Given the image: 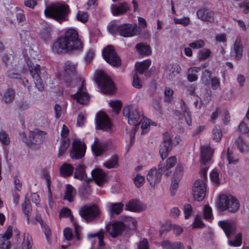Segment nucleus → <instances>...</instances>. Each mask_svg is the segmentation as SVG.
<instances>
[{
    "mask_svg": "<svg viewBox=\"0 0 249 249\" xmlns=\"http://www.w3.org/2000/svg\"><path fill=\"white\" fill-rule=\"evenodd\" d=\"M213 153V150L208 145L201 147L200 174L202 179H197L193 183L192 187V194L194 198L198 201H202L206 194L207 172L209 167V162Z\"/></svg>",
    "mask_w": 249,
    "mask_h": 249,
    "instance_id": "obj_1",
    "label": "nucleus"
},
{
    "mask_svg": "<svg viewBox=\"0 0 249 249\" xmlns=\"http://www.w3.org/2000/svg\"><path fill=\"white\" fill-rule=\"evenodd\" d=\"M83 43L78 38V33L74 29L67 30L64 36H60L52 47L54 53H58L59 50L72 51L80 50Z\"/></svg>",
    "mask_w": 249,
    "mask_h": 249,
    "instance_id": "obj_2",
    "label": "nucleus"
},
{
    "mask_svg": "<svg viewBox=\"0 0 249 249\" xmlns=\"http://www.w3.org/2000/svg\"><path fill=\"white\" fill-rule=\"evenodd\" d=\"M70 12V7L67 4L59 2L47 7L44 14L47 18H52L61 23L69 20Z\"/></svg>",
    "mask_w": 249,
    "mask_h": 249,
    "instance_id": "obj_3",
    "label": "nucleus"
},
{
    "mask_svg": "<svg viewBox=\"0 0 249 249\" xmlns=\"http://www.w3.org/2000/svg\"><path fill=\"white\" fill-rule=\"evenodd\" d=\"M108 31L113 35L131 37L140 35L142 30L136 23L113 24L108 26Z\"/></svg>",
    "mask_w": 249,
    "mask_h": 249,
    "instance_id": "obj_4",
    "label": "nucleus"
},
{
    "mask_svg": "<svg viewBox=\"0 0 249 249\" xmlns=\"http://www.w3.org/2000/svg\"><path fill=\"white\" fill-rule=\"evenodd\" d=\"M218 225L224 230L228 238V245L231 247L240 246L242 243L241 233H236V224L233 221H219Z\"/></svg>",
    "mask_w": 249,
    "mask_h": 249,
    "instance_id": "obj_5",
    "label": "nucleus"
},
{
    "mask_svg": "<svg viewBox=\"0 0 249 249\" xmlns=\"http://www.w3.org/2000/svg\"><path fill=\"white\" fill-rule=\"evenodd\" d=\"M123 220L124 222L118 221L106 226V231L112 237L115 238L121 235L125 230L127 226H130L131 223L135 226L136 220L131 217L124 216Z\"/></svg>",
    "mask_w": 249,
    "mask_h": 249,
    "instance_id": "obj_6",
    "label": "nucleus"
},
{
    "mask_svg": "<svg viewBox=\"0 0 249 249\" xmlns=\"http://www.w3.org/2000/svg\"><path fill=\"white\" fill-rule=\"evenodd\" d=\"M240 207L239 201L231 196L222 195L219 196L217 204L218 209L221 211H228L231 213H235Z\"/></svg>",
    "mask_w": 249,
    "mask_h": 249,
    "instance_id": "obj_7",
    "label": "nucleus"
},
{
    "mask_svg": "<svg viewBox=\"0 0 249 249\" xmlns=\"http://www.w3.org/2000/svg\"><path fill=\"white\" fill-rule=\"evenodd\" d=\"M95 81L101 92L105 94L112 93L115 90V86L112 79L102 71H98L95 77Z\"/></svg>",
    "mask_w": 249,
    "mask_h": 249,
    "instance_id": "obj_8",
    "label": "nucleus"
},
{
    "mask_svg": "<svg viewBox=\"0 0 249 249\" xmlns=\"http://www.w3.org/2000/svg\"><path fill=\"white\" fill-rule=\"evenodd\" d=\"M31 76L33 78L36 88L40 91L44 90L43 82L40 77L41 67L38 64L35 65L28 55L24 56Z\"/></svg>",
    "mask_w": 249,
    "mask_h": 249,
    "instance_id": "obj_9",
    "label": "nucleus"
},
{
    "mask_svg": "<svg viewBox=\"0 0 249 249\" xmlns=\"http://www.w3.org/2000/svg\"><path fill=\"white\" fill-rule=\"evenodd\" d=\"M102 55L105 60L111 66L118 68L121 65V60L112 46L108 45L105 47L103 50Z\"/></svg>",
    "mask_w": 249,
    "mask_h": 249,
    "instance_id": "obj_10",
    "label": "nucleus"
},
{
    "mask_svg": "<svg viewBox=\"0 0 249 249\" xmlns=\"http://www.w3.org/2000/svg\"><path fill=\"white\" fill-rule=\"evenodd\" d=\"M163 168L162 164L160 163L158 164V170L156 167H153L148 171L146 179L151 187H154L160 182Z\"/></svg>",
    "mask_w": 249,
    "mask_h": 249,
    "instance_id": "obj_11",
    "label": "nucleus"
},
{
    "mask_svg": "<svg viewBox=\"0 0 249 249\" xmlns=\"http://www.w3.org/2000/svg\"><path fill=\"white\" fill-rule=\"evenodd\" d=\"M79 214L87 221H91L96 218L99 214V209L95 205H86L81 208Z\"/></svg>",
    "mask_w": 249,
    "mask_h": 249,
    "instance_id": "obj_12",
    "label": "nucleus"
},
{
    "mask_svg": "<svg viewBox=\"0 0 249 249\" xmlns=\"http://www.w3.org/2000/svg\"><path fill=\"white\" fill-rule=\"evenodd\" d=\"M96 128L104 131H109L112 127L110 118L103 111L99 112L96 118Z\"/></svg>",
    "mask_w": 249,
    "mask_h": 249,
    "instance_id": "obj_13",
    "label": "nucleus"
},
{
    "mask_svg": "<svg viewBox=\"0 0 249 249\" xmlns=\"http://www.w3.org/2000/svg\"><path fill=\"white\" fill-rule=\"evenodd\" d=\"M86 145L79 139H75L72 143V149L70 154L72 159H79L84 157Z\"/></svg>",
    "mask_w": 249,
    "mask_h": 249,
    "instance_id": "obj_14",
    "label": "nucleus"
},
{
    "mask_svg": "<svg viewBox=\"0 0 249 249\" xmlns=\"http://www.w3.org/2000/svg\"><path fill=\"white\" fill-rule=\"evenodd\" d=\"M80 104L85 105L89 103L90 97L88 93L84 90V81H83L76 93L71 95Z\"/></svg>",
    "mask_w": 249,
    "mask_h": 249,
    "instance_id": "obj_15",
    "label": "nucleus"
},
{
    "mask_svg": "<svg viewBox=\"0 0 249 249\" xmlns=\"http://www.w3.org/2000/svg\"><path fill=\"white\" fill-rule=\"evenodd\" d=\"M124 116L127 118L128 122L130 124L139 125V121H142L143 114L138 110H123Z\"/></svg>",
    "mask_w": 249,
    "mask_h": 249,
    "instance_id": "obj_16",
    "label": "nucleus"
},
{
    "mask_svg": "<svg viewBox=\"0 0 249 249\" xmlns=\"http://www.w3.org/2000/svg\"><path fill=\"white\" fill-rule=\"evenodd\" d=\"M172 148V142L170 137L168 134L164 135L163 141L161 143L159 150V153L162 160L167 158Z\"/></svg>",
    "mask_w": 249,
    "mask_h": 249,
    "instance_id": "obj_17",
    "label": "nucleus"
},
{
    "mask_svg": "<svg viewBox=\"0 0 249 249\" xmlns=\"http://www.w3.org/2000/svg\"><path fill=\"white\" fill-rule=\"evenodd\" d=\"M77 66L71 61H67L64 65V71L65 74L68 76V77L65 79L64 81L68 87H71L72 78L71 76L74 75L76 72Z\"/></svg>",
    "mask_w": 249,
    "mask_h": 249,
    "instance_id": "obj_18",
    "label": "nucleus"
},
{
    "mask_svg": "<svg viewBox=\"0 0 249 249\" xmlns=\"http://www.w3.org/2000/svg\"><path fill=\"white\" fill-rule=\"evenodd\" d=\"M46 135V131L35 129L34 131L29 132V138L32 143L38 144L45 140Z\"/></svg>",
    "mask_w": 249,
    "mask_h": 249,
    "instance_id": "obj_19",
    "label": "nucleus"
},
{
    "mask_svg": "<svg viewBox=\"0 0 249 249\" xmlns=\"http://www.w3.org/2000/svg\"><path fill=\"white\" fill-rule=\"evenodd\" d=\"M73 226L75 230V234L73 235L71 230L67 228L63 231V234L66 240L70 241L73 239H76L77 241L81 240L82 236L80 232V228L75 222H73Z\"/></svg>",
    "mask_w": 249,
    "mask_h": 249,
    "instance_id": "obj_20",
    "label": "nucleus"
},
{
    "mask_svg": "<svg viewBox=\"0 0 249 249\" xmlns=\"http://www.w3.org/2000/svg\"><path fill=\"white\" fill-rule=\"evenodd\" d=\"M197 17L204 21L213 22L214 20V13L211 10L201 8L197 11Z\"/></svg>",
    "mask_w": 249,
    "mask_h": 249,
    "instance_id": "obj_21",
    "label": "nucleus"
},
{
    "mask_svg": "<svg viewBox=\"0 0 249 249\" xmlns=\"http://www.w3.org/2000/svg\"><path fill=\"white\" fill-rule=\"evenodd\" d=\"M73 177L80 180H84L87 183L92 180L91 178H87L86 174V167L82 164H79L76 166Z\"/></svg>",
    "mask_w": 249,
    "mask_h": 249,
    "instance_id": "obj_22",
    "label": "nucleus"
},
{
    "mask_svg": "<svg viewBox=\"0 0 249 249\" xmlns=\"http://www.w3.org/2000/svg\"><path fill=\"white\" fill-rule=\"evenodd\" d=\"M12 235V228L9 227L5 233L0 237V248L1 249H10V238Z\"/></svg>",
    "mask_w": 249,
    "mask_h": 249,
    "instance_id": "obj_23",
    "label": "nucleus"
},
{
    "mask_svg": "<svg viewBox=\"0 0 249 249\" xmlns=\"http://www.w3.org/2000/svg\"><path fill=\"white\" fill-rule=\"evenodd\" d=\"M180 66L177 63L171 64L168 67L167 78L170 81H172L174 78L181 71Z\"/></svg>",
    "mask_w": 249,
    "mask_h": 249,
    "instance_id": "obj_24",
    "label": "nucleus"
},
{
    "mask_svg": "<svg viewBox=\"0 0 249 249\" xmlns=\"http://www.w3.org/2000/svg\"><path fill=\"white\" fill-rule=\"evenodd\" d=\"M92 179H93L99 186L102 185L106 180L105 174L100 169H95L91 171Z\"/></svg>",
    "mask_w": 249,
    "mask_h": 249,
    "instance_id": "obj_25",
    "label": "nucleus"
},
{
    "mask_svg": "<svg viewBox=\"0 0 249 249\" xmlns=\"http://www.w3.org/2000/svg\"><path fill=\"white\" fill-rule=\"evenodd\" d=\"M112 12L114 16L123 15L129 9V5L126 2L121 3L118 5H112Z\"/></svg>",
    "mask_w": 249,
    "mask_h": 249,
    "instance_id": "obj_26",
    "label": "nucleus"
},
{
    "mask_svg": "<svg viewBox=\"0 0 249 249\" xmlns=\"http://www.w3.org/2000/svg\"><path fill=\"white\" fill-rule=\"evenodd\" d=\"M221 158L223 161H228L229 164H236L239 161V159L235 156L229 147L228 148L226 152H222Z\"/></svg>",
    "mask_w": 249,
    "mask_h": 249,
    "instance_id": "obj_27",
    "label": "nucleus"
},
{
    "mask_svg": "<svg viewBox=\"0 0 249 249\" xmlns=\"http://www.w3.org/2000/svg\"><path fill=\"white\" fill-rule=\"evenodd\" d=\"M109 212L111 216L114 214H119L123 211L124 204L122 202L107 203Z\"/></svg>",
    "mask_w": 249,
    "mask_h": 249,
    "instance_id": "obj_28",
    "label": "nucleus"
},
{
    "mask_svg": "<svg viewBox=\"0 0 249 249\" xmlns=\"http://www.w3.org/2000/svg\"><path fill=\"white\" fill-rule=\"evenodd\" d=\"M76 194V190L71 185L67 184L66 186V191L63 199L68 200L69 202H71L74 200Z\"/></svg>",
    "mask_w": 249,
    "mask_h": 249,
    "instance_id": "obj_29",
    "label": "nucleus"
},
{
    "mask_svg": "<svg viewBox=\"0 0 249 249\" xmlns=\"http://www.w3.org/2000/svg\"><path fill=\"white\" fill-rule=\"evenodd\" d=\"M16 92L12 88H8L1 96V101L6 104L12 103L15 99Z\"/></svg>",
    "mask_w": 249,
    "mask_h": 249,
    "instance_id": "obj_30",
    "label": "nucleus"
},
{
    "mask_svg": "<svg viewBox=\"0 0 249 249\" xmlns=\"http://www.w3.org/2000/svg\"><path fill=\"white\" fill-rule=\"evenodd\" d=\"M161 246L165 249H184V246L180 242H171L165 240L161 242Z\"/></svg>",
    "mask_w": 249,
    "mask_h": 249,
    "instance_id": "obj_31",
    "label": "nucleus"
},
{
    "mask_svg": "<svg viewBox=\"0 0 249 249\" xmlns=\"http://www.w3.org/2000/svg\"><path fill=\"white\" fill-rule=\"evenodd\" d=\"M59 170L60 174L63 177H67L72 175L74 167L71 164L65 162L61 166Z\"/></svg>",
    "mask_w": 249,
    "mask_h": 249,
    "instance_id": "obj_32",
    "label": "nucleus"
},
{
    "mask_svg": "<svg viewBox=\"0 0 249 249\" xmlns=\"http://www.w3.org/2000/svg\"><path fill=\"white\" fill-rule=\"evenodd\" d=\"M106 148L105 144L99 143L97 139H95L94 144L92 146V150L96 156L102 155Z\"/></svg>",
    "mask_w": 249,
    "mask_h": 249,
    "instance_id": "obj_33",
    "label": "nucleus"
},
{
    "mask_svg": "<svg viewBox=\"0 0 249 249\" xmlns=\"http://www.w3.org/2000/svg\"><path fill=\"white\" fill-rule=\"evenodd\" d=\"M135 48L138 53L141 55L148 56L151 55L152 52L150 47L142 43L137 44Z\"/></svg>",
    "mask_w": 249,
    "mask_h": 249,
    "instance_id": "obj_34",
    "label": "nucleus"
},
{
    "mask_svg": "<svg viewBox=\"0 0 249 249\" xmlns=\"http://www.w3.org/2000/svg\"><path fill=\"white\" fill-rule=\"evenodd\" d=\"M237 149L241 153H246L249 151V146L241 137H239L235 141Z\"/></svg>",
    "mask_w": 249,
    "mask_h": 249,
    "instance_id": "obj_35",
    "label": "nucleus"
},
{
    "mask_svg": "<svg viewBox=\"0 0 249 249\" xmlns=\"http://www.w3.org/2000/svg\"><path fill=\"white\" fill-rule=\"evenodd\" d=\"M151 64V61L150 59H145L141 62L136 63L135 65L136 69L140 74H143L148 69Z\"/></svg>",
    "mask_w": 249,
    "mask_h": 249,
    "instance_id": "obj_36",
    "label": "nucleus"
},
{
    "mask_svg": "<svg viewBox=\"0 0 249 249\" xmlns=\"http://www.w3.org/2000/svg\"><path fill=\"white\" fill-rule=\"evenodd\" d=\"M243 46L241 42L236 41L234 44V47L231 53L237 60L241 58L242 56Z\"/></svg>",
    "mask_w": 249,
    "mask_h": 249,
    "instance_id": "obj_37",
    "label": "nucleus"
},
{
    "mask_svg": "<svg viewBox=\"0 0 249 249\" xmlns=\"http://www.w3.org/2000/svg\"><path fill=\"white\" fill-rule=\"evenodd\" d=\"M200 70V67H192L188 69V81L193 82L198 78L197 73Z\"/></svg>",
    "mask_w": 249,
    "mask_h": 249,
    "instance_id": "obj_38",
    "label": "nucleus"
},
{
    "mask_svg": "<svg viewBox=\"0 0 249 249\" xmlns=\"http://www.w3.org/2000/svg\"><path fill=\"white\" fill-rule=\"evenodd\" d=\"M22 209L24 214L27 217L28 222H29L30 213L32 212L31 203L29 199L25 198L24 203L22 205Z\"/></svg>",
    "mask_w": 249,
    "mask_h": 249,
    "instance_id": "obj_39",
    "label": "nucleus"
},
{
    "mask_svg": "<svg viewBox=\"0 0 249 249\" xmlns=\"http://www.w3.org/2000/svg\"><path fill=\"white\" fill-rule=\"evenodd\" d=\"M104 231L103 229H100V231L94 233H89L88 234V237L89 239H90L93 237H97L99 240V245L100 247L104 246L105 243L103 241L104 238Z\"/></svg>",
    "mask_w": 249,
    "mask_h": 249,
    "instance_id": "obj_40",
    "label": "nucleus"
},
{
    "mask_svg": "<svg viewBox=\"0 0 249 249\" xmlns=\"http://www.w3.org/2000/svg\"><path fill=\"white\" fill-rule=\"evenodd\" d=\"M184 168L180 163H178L175 168L172 178L180 180L183 176Z\"/></svg>",
    "mask_w": 249,
    "mask_h": 249,
    "instance_id": "obj_41",
    "label": "nucleus"
},
{
    "mask_svg": "<svg viewBox=\"0 0 249 249\" xmlns=\"http://www.w3.org/2000/svg\"><path fill=\"white\" fill-rule=\"evenodd\" d=\"M33 246L31 236L27 233L24 234V239L22 243L23 249H31Z\"/></svg>",
    "mask_w": 249,
    "mask_h": 249,
    "instance_id": "obj_42",
    "label": "nucleus"
},
{
    "mask_svg": "<svg viewBox=\"0 0 249 249\" xmlns=\"http://www.w3.org/2000/svg\"><path fill=\"white\" fill-rule=\"evenodd\" d=\"M70 139H61L60 141V146L59 149L58 156H62L70 145Z\"/></svg>",
    "mask_w": 249,
    "mask_h": 249,
    "instance_id": "obj_43",
    "label": "nucleus"
},
{
    "mask_svg": "<svg viewBox=\"0 0 249 249\" xmlns=\"http://www.w3.org/2000/svg\"><path fill=\"white\" fill-rule=\"evenodd\" d=\"M211 51L207 48H203L200 50L197 54V58L199 60H205L210 57Z\"/></svg>",
    "mask_w": 249,
    "mask_h": 249,
    "instance_id": "obj_44",
    "label": "nucleus"
},
{
    "mask_svg": "<svg viewBox=\"0 0 249 249\" xmlns=\"http://www.w3.org/2000/svg\"><path fill=\"white\" fill-rule=\"evenodd\" d=\"M222 137V133L219 126L216 125L213 130L212 139L216 142L220 141Z\"/></svg>",
    "mask_w": 249,
    "mask_h": 249,
    "instance_id": "obj_45",
    "label": "nucleus"
},
{
    "mask_svg": "<svg viewBox=\"0 0 249 249\" xmlns=\"http://www.w3.org/2000/svg\"><path fill=\"white\" fill-rule=\"evenodd\" d=\"M118 157L116 156H113L109 160L105 162L104 165L107 169L116 168L118 166Z\"/></svg>",
    "mask_w": 249,
    "mask_h": 249,
    "instance_id": "obj_46",
    "label": "nucleus"
},
{
    "mask_svg": "<svg viewBox=\"0 0 249 249\" xmlns=\"http://www.w3.org/2000/svg\"><path fill=\"white\" fill-rule=\"evenodd\" d=\"M174 91L170 88L166 87L164 89V101L167 103H171L174 99Z\"/></svg>",
    "mask_w": 249,
    "mask_h": 249,
    "instance_id": "obj_47",
    "label": "nucleus"
},
{
    "mask_svg": "<svg viewBox=\"0 0 249 249\" xmlns=\"http://www.w3.org/2000/svg\"><path fill=\"white\" fill-rule=\"evenodd\" d=\"M204 227L205 224L203 223L202 220L201 215L200 214H196L195 217L194 223L192 224V229H202Z\"/></svg>",
    "mask_w": 249,
    "mask_h": 249,
    "instance_id": "obj_48",
    "label": "nucleus"
},
{
    "mask_svg": "<svg viewBox=\"0 0 249 249\" xmlns=\"http://www.w3.org/2000/svg\"><path fill=\"white\" fill-rule=\"evenodd\" d=\"M126 209L133 212H138L140 211V207L138 205V202L134 200H130L125 206Z\"/></svg>",
    "mask_w": 249,
    "mask_h": 249,
    "instance_id": "obj_49",
    "label": "nucleus"
},
{
    "mask_svg": "<svg viewBox=\"0 0 249 249\" xmlns=\"http://www.w3.org/2000/svg\"><path fill=\"white\" fill-rule=\"evenodd\" d=\"M76 19L78 21L85 23L89 20V14L86 12L78 11L76 14Z\"/></svg>",
    "mask_w": 249,
    "mask_h": 249,
    "instance_id": "obj_50",
    "label": "nucleus"
},
{
    "mask_svg": "<svg viewBox=\"0 0 249 249\" xmlns=\"http://www.w3.org/2000/svg\"><path fill=\"white\" fill-rule=\"evenodd\" d=\"M133 181L137 188H140L143 185L145 182V178L140 174H137L133 178Z\"/></svg>",
    "mask_w": 249,
    "mask_h": 249,
    "instance_id": "obj_51",
    "label": "nucleus"
},
{
    "mask_svg": "<svg viewBox=\"0 0 249 249\" xmlns=\"http://www.w3.org/2000/svg\"><path fill=\"white\" fill-rule=\"evenodd\" d=\"M205 42L202 39H197L189 44L190 48L193 49H199L205 46Z\"/></svg>",
    "mask_w": 249,
    "mask_h": 249,
    "instance_id": "obj_52",
    "label": "nucleus"
},
{
    "mask_svg": "<svg viewBox=\"0 0 249 249\" xmlns=\"http://www.w3.org/2000/svg\"><path fill=\"white\" fill-rule=\"evenodd\" d=\"M179 181V180L172 178L170 188V194L172 196H174L176 195L177 189L178 187V183Z\"/></svg>",
    "mask_w": 249,
    "mask_h": 249,
    "instance_id": "obj_53",
    "label": "nucleus"
},
{
    "mask_svg": "<svg viewBox=\"0 0 249 249\" xmlns=\"http://www.w3.org/2000/svg\"><path fill=\"white\" fill-rule=\"evenodd\" d=\"M0 141L3 144L7 145L10 142V139L8 135L3 130L0 131Z\"/></svg>",
    "mask_w": 249,
    "mask_h": 249,
    "instance_id": "obj_54",
    "label": "nucleus"
},
{
    "mask_svg": "<svg viewBox=\"0 0 249 249\" xmlns=\"http://www.w3.org/2000/svg\"><path fill=\"white\" fill-rule=\"evenodd\" d=\"M177 163V158L175 156H172L168 158L166 161L165 169L166 170L173 168Z\"/></svg>",
    "mask_w": 249,
    "mask_h": 249,
    "instance_id": "obj_55",
    "label": "nucleus"
},
{
    "mask_svg": "<svg viewBox=\"0 0 249 249\" xmlns=\"http://www.w3.org/2000/svg\"><path fill=\"white\" fill-rule=\"evenodd\" d=\"M173 230L174 233L177 236L179 235L183 231L182 227L177 225H169L168 231Z\"/></svg>",
    "mask_w": 249,
    "mask_h": 249,
    "instance_id": "obj_56",
    "label": "nucleus"
},
{
    "mask_svg": "<svg viewBox=\"0 0 249 249\" xmlns=\"http://www.w3.org/2000/svg\"><path fill=\"white\" fill-rule=\"evenodd\" d=\"M204 217L206 219H210L212 216V210L209 205H205L203 209Z\"/></svg>",
    "mask_w": 249,
    "mask_h": 249,
    "instance_id": "obj_57",
    "label": "nucleus"
},
{
    "mask_svg": "<svg viewBox=\"0 0 249 249\" xmlns=\"http://www.w3.org/2000/svg\"><path fill=\"white\" fill-rule=\"evenodd\" d=\"M132 85L134 88L138 89H140L142 88V83L137 72H135L133 75Z\"/></svg>",
    "mask_w": 249,
    "mask_h": 249,
    "instance_id": "obj_58",
    "label": "nucleus"
},
{
    "mask_svg": "<svg viewBox=\"0 0 249 249\" xmlns=\"http://www.w3.org/2000/svg\"><path fill=\"white\" fill-rule=\"evenodd\" d=\"M60 217H69L71 218V221L73 222V217L71 213L70 209L68 208L62 209L60 213Z\"/></svg>",
    "mask_w": 249,
    "mask_h": 249,
    "instance_id": "obj_59",
    "label": "nucleus"
},
{
    "mask_svg": "<svg viewBox=\"0 0 249 249\" xmlns=\"http://www.w3.org/2000/svg\"><path fill=\"white\" fill-rule=\"evenodd\" d=\"M239 130L240 132L243 134H249V127L247 124L245 123L244 121L243 120L239 124L238 126Z\"/></svg>",
    "mask_w": 249,
    "mask_h": 249,
    "instance_id": "obj_60",
    "label": "nucleus"
},
{
    "mask_svg": "<svg viewBox=\"0 0 249 249\" xmlns=\"http://www.w3.org/2000/svg\"><path fill=\"white\" fill-rule=\"evenodd\" d=\"M210 178L212 181L215 184L219 183V174L216 170H213L210 174Z\"/></svg>",
    "mask_w": 249,
    "mask_h": 249,
    "instance_id": "obj_61",
    "label": "nucleus"
},
{
    "mask_svg": "<svg viewBox=\"0 0 249 249\" xmlns=\"http://www.w3.org/2000/svg\"><path fill=\"white\" fill-rule=\"evenodd\" d=\"M109 106L112 109H122L123 104L120 100H113L109 102Z\"/></svg>",
    "mask_w": 249,
    "mask_h": 249,
    "instance_id": "obj_62",
    "label": "nucleus"
},
{
    "mask_svg": "<svg viewBox=\"0 0 249 249\" xmlns=\"http://www.w3.org/2000/svg\"><path fill=\"white\" fill-rule=\"evenodd\" d=\"M239 7L244 14L249 13V1L244 0L240 3Z\"/></svg>",
    "mask_w": 249,
    "mask_h": 249,
    "instance_id": "obj_63",
    "label": "nucleus"
},
{
    "mask_svg": "<svg viewBox=\"0 0 249 249\" xmlns=\"http://www.w3.org/2000/svg\"><path fill=\"white\" fill-rule=\"evenodd\" d=\"M137 249H149L147 240L144 238L138 244Z\"/></svg>",
    "mask_w": 249,
    "mask_h": 249,
    "instance_id": "obj_64",
    "label": "nucleus"
}]
</instances>
